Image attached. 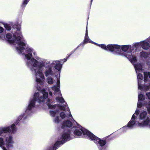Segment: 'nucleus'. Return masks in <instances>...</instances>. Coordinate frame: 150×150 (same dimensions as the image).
Here are the masks:
<instances>
[{
	"label": "nucleus",
	"mask_w": 150,
	"mask_h": 150,
	"mask_svg": "<svg viewBox=\"0 0 150 150\" xmlns=\"http://www.w3.org/2000/svg\"><path fill=\"white\" fill-rule=\"evenodd\" d=\"M21 28L17 29L14 34L7 33L6 40L12 45H15L17 52L19 54H25L26 65L31 71L35 73V81L41 85L43 84L45 79L43 67L45 68L44 73L46 77L54 75L53 69L54 68L60 74L62 64L58 60L50 61L39 57H36L37 53L32 47L28 46L25 39L23 37Z\"/></svg>",
	"instance_id": "nucleus-1"
},
{
	"label": "nucleus",
	"mask_w": 150,
	"mask_h": 150,
	"mask_svg": "<svg viewBox=\"0 0 150 150\" xmlns=\"http://www.w3.org/2000/svg\"><path fill=\"white\" fill-rule=\"evenodd\" d=\"M38 91L36 92L34 97L30 100L28 106L27 107L25 113L20 115L17 118L16 122L13 124L11 126L0 127V146L3 150H7L4 146V144H6L8 148L13 147L14 141L13 137L11 135H8L7 133L11 132L12 133H15L16 131V125L23 118L25 120L27 118L26 115H30L32 113V109L35 105V102L37 101L39 103L44 102L47 98L48 93L45 91L44 88L41 89L40 87H37Z\"/></svg>",
	"instance_id": "nucleus-2"
},
{
	"label": "nucleus",
	"mask_w": 150,
	"mask_h": 150,
	"mask_svg": "<svg viewBox=\"0 0 150 150\" xmlns=\"http://www.w3.org/2000/svg\"><path fill=\"white\" fill-rule=\"evenodd\" d=\"M60 82L59 80L57 79L56 85H54L53 87L49 89V95L51 96L52 95V90L54 92V93L56 96H57L56 98L57 102L59 103L61 105H54L51 100L48 99L46 103L49 109H56L58 108L59 109L63 110L64 111L61 112L60 114V117L62 119L65 118L67 115L69 117H72V115L69 110L68 111L69 113L65 114V110L68 108L66 103L65 102L64 100L62 97L60 91Z\"/></svg>",
	"instance_id": "nucleus-3"
},
{
	"label": "nucleus",
	"mask_w": 150,
	"mask_h": 150,
	"mask_svg": "<svg viewBox=\"0 0 150 150\" xmlns=\"http://www.w3.org/2000/svg\"><path fill=\"white\" fill-rule=\"evenodd\" d=\"M134 47V45L132 47L129 45H120L117 44H109L105 46V50L109 51L113 54L127 58L132 63H135L137 62L136 57L130 51Z\"/></svg>",
	"instance_id": "nucleus-4"
},
{
	"label": "nucleus",
	"mask_w": 150,
	"mask_h": 150,
	"mask_svg": "<svg viewBox=\"0 0 150 150\" xmlns=\"http://www.w3.org/2000/svg\"><path fill=\"white\" fill-rule=\"evenodd\" d=\"M72 125V123L69 120L66 121L64 122L62 125V128L64 129V131L61 136L60 140L57 141L53 146V150H56L66 142L73 138L69 129V127Z\"/></svg>",
	"instance_id": "nucleus-5"
},
{
	"label": "nucleus",
	"mask_w": 150,
	"mask_h": 150,
	"mask_svg": "<svg viewBox=\"0 0 150 150\" xmlns=\"http://www.w3.org/2000/svg\"><path fill=\"white\" fill-rule=\"evenodd\" d=\"M74 125L72 129L74 131V137L76 138L78 137L81 136L83 134L84 136H88L90 138L92 133L88 130L81 126L74 120Z\"/></svg>",
	"instance_id": "nucleus-6"
},
{
	"label": "nucleus",
	"mask_w": 150,
	"mask_h": 150,
	"mask_svg": "<svg viewBox=\"0 0 150 150\" xmlns=\"http://www.w3.org/2000/svg\"><path fill=\"white\" fill-rule=\"evenodd\" d=\"M139 120V125L143 127H148L150 128V118L146 111H143L140 113Z\"/></svg>",
	"instance_id": "nucleus-7"
},
{
	"label": "nucleus",
	"mask_w": 150,
	"mask_h": 150,
	"mask_svg": "<svg viewBox=\"0 0 150 150\" xmlns=\"http://www.w3.org/2000/svg\"><path fill=\"white\" fill-rule=\"evenodd\" d=\"M139 113V110L137 108L135 113L132 115L131 120L127 124V127L130 129L133 128L135 126L143 127L139 125L140 124L139 121L137 120V118L136 115H138Z\"/></svg>",
	"instance_id": "nucleus-8"
},
{
	"label": "nucleus",
	"mask_w": 150,
	"mask_h": 150,
	"mask_svg": "<svg viewBox=\"0 0 150 150\" xmlns=\"http://www.w3.org/2000/svg\"><path fill=\"white\" fill-rule=\"evenodd\" d=\"M90 139L93 141L100 150H105V145L106 144V141L105 140L99 138L92 133L91 134Z\"/></svg>",
	"instance_id": "nucleus-9"
},
{
	"label": "nucleus",
	"mask_w": 150,
	"mask_h": 150,
	"mask_svg": "<svg viewBox=\"0 0 150 150\" xmlns=\"http://www.w3.org/2000/svg\"><path fill=\"white\" fill-rule=\"evenodd\" d=\"M86 42H90L98 46L99 47H100L102 48L105 50V48L106 45L104 44H98V43H96L95 42H93L91 41L90 40L89 38L88 37V31L87 30V26L86 31V34L85 36V38L84 41L81 42L78 46L74 50V51H72L71 52V54H68V57H69L72 53H73L82 44H85Z\"/></svg>",
	"instance_id": "nucleus-10"
},
{
	"label": "nucleus",
	"mask_w": 150,
	"mask_h": 150,
	"mask_svg": "<svg viewBox=\"0 0 150 150\" xmlns=\"http://www.w3.org/2000/svg\"><path fill=\"white\" fill-rule=\"evenodd\" d=\"M132 64L134 67L136 71L137 74V77L138 80V88L139 89L142 90V86L141 84V81L143 79V76L142 74L139 72L141 71L142 69V65L141 64Z\"/></svg>",
	"instance_id": "nucleus-11"
},
{
	"label": "nucleus",
	"mask_w": 150,
	"mask_h": 150,
	"mask_svg": "<svg viewBox=\"0 0 150 150\" xmlns=\"http://www.w3.org/2000/svg\"><path fill=\"white\" fill-rule=\"evenodd\" d=\"M149 42L150 43V37L145 40L134 43V46L135 48H137L138 47L141 46L143 49L146 50L150 47Z\"/></svg>",
	"instance_id": "nucleus-12"
},
{
	"label": "nucleus",
	"mask_w": 150,
	"mask_h": 150,
	"mask_svg": "<svg viewBox=\"0 0 150 150\" xmlns=\"http://www.w3.org/2000/svg\"><path fill=\"white\" fill-rule=\"evenodd\" d=\"M50 116L53 117V122L56 123H58L60 121L59 116V112L58 110H50L49 111Z\"/></svg>",
	"instance_id": "nucleus-13"
},
{
	"label": "nucleus",
	"mask_w": 150,
	"mask_h": 150,
	"mask_svg": "<svg viewBox=\"0 0 150 150\" xmlns=\"http://www.w3.org/2000/svg\"><path fill=\"white\" fill-rule=\"evenodd\" d=\"M146 96L149 100L144 102V105L146 108L148 113L150 114V92L146 93Z\"/></svg>",
	"instance_id": "nucleus-14"
},
{
	"label": "nucleus",
	"mask_w": 150,
	"mask_h": 150,
	"mask_svg": "<svg viewBox=\"0 0 150 150\" xmlns=\"http://www.w3.org/2000/svg\"><path fill=\"white\" fill-rule=\"evenodd\" d=\"M144 95L141 93H139L138 96V102L137 104V108H141L142 105V101L144 99Z\"/></svg>",
	"instance_id": "nucleus-15"
},
{
	"label": "nucleus",
	"mask_w": 150,
	"mask_h": 150,
	"mask_svg": "<svg viewBox=\"0 0 150 150\" xmlns=\"http://www.w3.org/2000/svg\"><path fill=\"white\" fill-rule=\"evenodd\" d=\"M149 57L148 54L146 52L142 51L140 53V57L141 58H147Z\"/></svg>",
	"instance_id": "nucleus-16"
},
{
	"label": "nucleus",
	"mask_w": 150,
	"mask_h": 150,
	"mask_svg": "<svg viewBox=\"0 0 150 150\" xmlns=\"http://www.w3.org/2000/svg\"><path fill=\"white\" fill-rule=\"evenodd\" d=\"M148 77L150 79V72H144V81L145 82L148 81Z\"/></svg>",
	"instance_id": "nucleus-17"
},
{
	"label": "nucleus",
	"mask_w": 150,
	"mask_h": 150,
	"mask_svg": "<svg viewBox=\"0 0 150 150\" xmlns=\"http://www.w3.org/2000/svg\"><path fill=\"white\" fill-rule=\"evenodd\" d=\"M47 83L50 85L52 84L54 82V80L53 78L50 76L48 77L46 79Z\"/></svg>",
	"instance_id": "nucleus-18"
},
{
	"label": "nucleus",
	"mask_w": 150,
	"mask_h": 150,
	"mask_svg": "<svg viewBox=\"0 0 150 150\" xmlns=\"http://www.w3.org/2000/svg\"><path fill=\"white\" fill-rule=\"evenodd\" d=\"M30 0H23L21 6L22 8H24Z\"/></svg>",
	"instance_id": "nucleus-19"
},
{
	"label": "nucleus",
	"mask_w": 150,
	"mask_h": 150,
	"mask_svg": "<svg viewBox=\"0 0 150 150\" xmlns=\"http://www.w3.org/2000/svg\"><path fill=\"white\" fill-rule=\"evenodd\" d=\"M128 127H127V126H124L122 127V128H120V130L122 131H127V129Z\"/></svg>",
	"instance_id": "nucleus-20"
},
{
	"label": "nucleus",
	"mask_w": 150,
	"mask_h": 150,
	"mask_svg": "<svg viewBox=\"0 0 150 150\" xmlns=\"http://www.w3.org/2000/svg\"><path fill=\"white\" fill-rule=\"evenodd\" d=\"M4 27L6 29L8 30H10L11 29V27L8 25L6 24L4 25Z\"/></svg>",
	"instance_id": "nucleus-21"
},
{
	"label": "nucleus",
	"mask_w": 150,
	"mask_h": 150,
	"mask_svg": "<svg viewBox=\"0 0 150 150\" xmlns=\"http://www.w3.org/2000/svg\"><path fill=\"white\" fill-rule=\"evenodd\" d=\"M59 61V60H58ZM67 61V58H64V59H61L59 60V61H60L61 62H60V63L62 64L61 63L62 62V61L63 62H65Z\"/></svg>",
	"instance_id": "nucleus-22"
},
{
	"label": "nucleus",
	"mask_w": 150,
	"mask_h": 150,
	"mask_svg": "<svg viewBox=\"0 0 150 150\" xmlns=\"http://www.w3.org/2000/svg\"><path fill=\"white\" fill-rule=\"evenodd\" d=\"M22 20L21 19H20L18 20V22L17 23V24L21 25L22 23Z\"/></svg>",
	"instance_id": "nucleus-23"
},
{
	"label": "nucleus",
	"mask_w": 150,
	"mask_h": 150,
	"mask_svg": "<svg viewBox=\"0 0 150 150\" xmlns=\"http://www.w3.org/2000/svg\"><path fill=\"white\" fill-rule=\"evenodd\" d=\"M150 88V83L149 84V86H147L145 88V90L146 91H148Z\"/></svg>",
	"instance_id": "nucleus-24"
},
{
	"label": "nucleus",
	"mask_w": 150,
	"mask_h": 150,
	"mask_svg": "<svg viewBox=\"0 0 150 150\" xmlns=\"http://www.w3.org/2000/svg\"><path fill=\"white\" fill-rule=\"evenodd\" d=\"M3 31V28L2 27L0 26V33H2Z\"/></svg>",
	"instance_id": "nucleus-25"
},
{
	"label": "nucleus",
	"mask_w": 150,
	"mask_h": 150,
	"mask_svg": "<svg viewBox=\"0 0 150 150\" xmlns=\"http://www.w3.org/2000/svg\"><path fill=\"white\" fill-rule=\"evenodd\" d=\"M53 147L52 148V150H53ZM51 149H51V148H49L48 150H51Z\"/></svg>",
	"instance_id": "nucleus-26"
},
{
	"label": "nucleus",
	"mask_w": 150,
	"mask_h": 150,
	"mask_svg": "<svg viewBox=\"0 0 150 150\" xmlns=\"http://www.w3.org/2000/svg\"><path fill=\"white\" fill-rule=\"evenodd\" d=\"M93 0H91V2L92 1H93Z\"/></svg>",
	"instance_id": "nucleus-27"
}]
</instances>
